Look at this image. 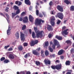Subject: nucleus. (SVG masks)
Instances as JSON below:
<instances>
[{
	"instance_id": "nucleus-1",
	"label": "nucleus",
	"mask_w": 74,
	"mask_h": 74,
	"mask_svg": "<svg viewBox=\"0 0 74 74\" xmlns=\"http://www.w3.org/2000/svg\"><path fill=\"white\" fill-rule=\"evenodd\" d=\"M34 30L35 32H36V36L37 37H42V33H44V31H37V28L35 27H34Z\"/></svg>"
},
{
	"instance_id": "nucleus-2",
	"label": "nucleus",
	"mask_w": 74,
	"mask_h": 74,
	"mask_svg": "<svg viewBox=\"0 0 74 74\" xmlns=\"http://www.w3.org/2000/svg\"><path fill=\"white\" fill-rule=\"evenodd\" d=\"M41 22L42 23H44V21L42 20L41 19L36 18L35 22V24L36 26H40L42 25Z\"/></svg>"
},
{
	"instance_id": "nucleus-3",
	"label": "nucleus",
	"mask_w": 74,
	"mask_h": 74,
	"mask_svg": "<svg viewBox=\"0 0 74 74\" xmlns=\"http://www.w3.org/2000/svg\"><path fill=\"white\" fill-rule=\"evenodd\" d=\"M66 29V27L65 26H64L62 27V30H64L63 32H62V34H64L65 35H67L68 34H69V32H67V31H69V29Z\"/></svg>"
},
{
	"instance_id": "nucleus-4",
	"label": "nucleus",
	"mask_w": 74,
	"mask_h": 74,
	"mask_svg": "<svg viewBox=\"0 0 74 74\" xmlns=\"http://www.w3.org/2000/svg\"><path fill=\"white\" fill-rule=\"evenodd\" d=\"M38 41L37 40H32L30 42V45L31 47H34L35 45L38 44Z\"/></svg>"
},
{
	"instance_id": "nucleus-5",
	"label": "nucleus",
	"mask_w": 74,
	"mask_h": 74,
	"mask_svg": "<svg viewBox=\"0 0 74 74\" xmlns=\"http://www.w3.org/2000/svg\"><path fill=\"white\" fill-rule=\"evenodd\" d=\"M20 9H18L17 10L16 13H12V18H14L16 15H18V14H19L20 13Z\"/></svg>"
},
{
	"instance_id": "nucleus-6",
	"label": "nucleus",
	"mask_w": 74,
	"mask_h": 74,
	"mask_svg": "<svg viewBox=\"0 0 74 74\" xmlns=\"http://www.w3.org/2000/svg\"><path fill=\"white\" fill-rule=\"evenodd\" d=\"M57 10L59 11H60V12H63V7L62 6L58 5L57 6Z\"/></svg>"
},
{
	"instance_id": "nucleus-7",
	"label": "nucleus",
	"mask_w": 74,
	"mask_h": 74,
	"mask_svg": "<svg viewBox=\"0 0 74 74\" xmlns=\"http://www.w3.org/2000/svg\"><path fill=\"white\" fill-rule=\"evenodd\" d=\"M57 15L58 18L61 19H63V13H58L57 14Z\"/></svg>"
},
{
	"instance_id": "nucleus-8",
	"label": "nucleus",
	"mask_w": 74,
	"mask_h": 74,
	"mask_svg": "<svg viewBox=\"0 0 74 74\" xmlns=\"http://www.w3.org/2000/svg\"><path fill=\"white\" fill-rule=\"evenodd\" d=\"M47 29L48 30V31H52L53 30V27H52L50 25H48L47 26Z\"/></svg>"
},
{
	"instance_id": "nucleus-9",
	"label": "nucleus",
	"mask_w": 74,
	"mask_h": 74,
	"mask_svg": "<svg viewBox=\"0 0 74 74\" xmlns=\"http://www.w3.org/2000/svg\"><path fill=\"white\" fill-rule=\"evenodd\" d=\"M44 62L45 64L47 65V64H51V61L48 59H45L44 60Z\"/></svg>"
},
{
	"instance_id": "nucleus-10",
	"label": "nucleus",
	"mask_w": 74,
	"mask_h": 74,
	"mask_svg": "<svg viewBox=\"0 0 74 74\" xmlns=\"http://www.w3.org/2000/svg\"><path fill=\"white\" fill-rule=\"evenodd\" d=\"M33 54L34 55H36V56H38L40 55V53L39 52H38L36 50H33L32 51Z\"/></svg>"
},
{
	"instance_id": "nucleus-11",
	"label": "nucleus",
	"mask_w": 74,
	"mask_h": 74,
	"mask_svg": "<svg viewBox=\"0 0 74 74\" xmlns=\"http://www.w3.org/2000/svg\"><path fill=\"white\" fill-rule=\"evenodd\" d=\"M23 23H27L28 22V18L27 16H26L23 18Z\"/></svg>"
},
{
	"instance_id": "nucleus-12",
	"label": "nucleus",
	"mask_w": 74,
	"mask_h": 74,
	"mask_svg": "<svg viewBox=\"0 0 74 74\" xmlns=\"http://www.w3.org/2000/svg\"><path fill=\"white\" fill-rule=\"evenodd\" d=\"M56 70H60L61 69H62V65L61 64L57 65H56Z\"/></svg>"
},
{
	"instance_id": "nucleus-13",
	"label": "nucleus",
	"mask_w": 74,
	"mask_h": 74,
	"mask_svg": "<svg viewBox=\"0 0 74 74\" xmlns=\"http://www.w3.org/2000/svg\"><path fill=\"white\" fill-rule=\"evenodd\" d=\"M25 3L27 5H30L31 4V2L29 0H25Z\"/></svg>"
},
{
	"instance_id": "nucleus-14",
	"label": "nucleus",
	"mask_w": 74,
	"mask_h": 74,
	"mask_svg": "<svg viewBox=\"0 0 74 74\" xmlns=\"http://www.w3.org/2000/svg\"><path fill=\"white\" fill-rule=\"evenodd\" d=\"M64 53V50L63 49L60 50L58 52V55H62Z\"/></svg>"
},
{
	"instance_id": "nucleus-15",
	"label": "nucleus",
	"mask_w": 74,
	"mask_h": 74,
	"mask_svg": "<svg viewBox=\"0 0 74 74\" xmlns=\"http://www.w3.org/2000/svg\"><path fill=\"white\" fill-rule=\"evenodd\" d=\"M11 30V28L10 27V25H9L8 29L7 31V34L8 35L10 34V31Z\"/></svg>"
},
{
	"instance_id": "nucleus-16",
	"label": "nucleus",
	"mask_w": 74,
	"mask_h": 74,
	"mask_svg": "<svg viewBox=\"0 0 74 74\" xmlns=\"http://www.w3.org/2000/svg\"><path fill=\"white\" fill-rule=\"evenodd\" d=\"M18 50H19L20 51H22L23 50V46H22L21 45H20L18 47Z\"/></svg>"
},
{
	"instance_id": "nucleus-17",
	"label": "nucleus",
	"mask_w": 74,
	"mask_h": 74,
	"mask_svg": "<svg viewBox=\"0 0 74 74\" xmlns=\"http://www.w3.org/2000/svg\"><path fill=\"white\" fill-rule=\"evenodd\" d=\"M29 19L30 22H33V20L34 19L33 17L31 15H29Z\"/></svg>"
},
{
	"instance_id": "nucleus-18",
	"label": "nucleus",
	"mask_w": 74,
	"mask_h": 74,
	"mask_svg": "<svg viewBox=\"0 0 74 74\" xmlns=\"http://www.w3.org/2000/svg\"><path fill=\"white\" fill-rule=\"evenodd\" d=\"M9 57L10 59H14L15 58L14 56V55L12 54H9Z\"/></svg>"
},
{
	"instance_id": "nucleus-19",
	"label": "nucleus",
	"mask_w": 74,
	"mask_h": 74,
	"mask_svg": "<svg viewBox=\"0 0 74 74\" xmlns=\"http://www.w3.org/2000/svg\"><path fill=\"white\" fill-rule=\"evenodd\" d=\"M71 64V62L69 60H67L65 62V64L66 65L70 66Z\"/></svg>"
},
{
	"instance_id": "nucleus-20",
	"label": "nucleus",
	"mask_w": 74,
	"mask_h": 74,
	"mask_svg": "<svg viewBox=\"0 0 74 74\" xmlns=\"http://www.w3.org/2000/svg\"><path fill=\"white\" fill-rule=\"evenodd\" d=\"M30 53H27L24 56V58L27 59V57H29L30 56Z\"/></svg>"
},
{
	"instance_id": "nucleus-21",
	"label": "nucleus",
	"mask_w": 74,
	"mask_h": 74,
	"mask_svg": "<svg viewBox=\"0 0 74 74\" xmlns=\"http://www.w3.org/2000/svg\"><path fill=\"white\" fill-rule=\"evenodd\" d=\"M13 9L14 10H18L19 9V7L18 6H17L16 5H14L13 7Z\"/></svg>"
},
{
	"instance_id": "nucleus-22",
	"label": "nucleus",
	"mask_w": 74,
	"mask_h": 74,
	"mask_svg": "<svg viewBox=\"0 0 74 74\" xmlns=\"http://www.w3.org/2000/svg\"><path fill=\"white\" fill-rule=\"evenodd\" d=\"M54 44L55 45H58V41L57 40L55 39L54 40Z\"/></svg>"
},
{
	"instance_id": "nucleus-23",
	"label": "nucleus",
	"mask_w": 74,
	"mask_h": 74,
	"mask_svg": "<svg viewBox=\"0 0 74 74\" xmlns=\"http://www.w3.org/2000/svg\"><path fill=\"white\" fill-rule=\"evenodd\" d=\"M64 3H66V4H69L71 3V2L69 1L68 0H65L64 1Z\"/></svg>"
},
{
	"instance_id": "nucleus-24",
	"label": "nucleus",
	"mask_w": 74,
	"mask_h": 74,
	"mask_svg": "<svg viewBox=\"0 0 74 74\" xmlns=\"http://www.w3.org/2000/svg\"><path fill=\"white\" fill-rule=\"evenodd\" d=\"M70 10L71 11H74V5H72L70 8Z\"/></svg>"
},
{
	"instance_id": "nucleus-25",
	"label": "nucleus",
	"mask_w": 74,
	"mask_h": 74,
	"mask_svg": "<svg viewBox=\"0 0 74 74\" xmlns=\"http://www.w3.org/2000/svg\"><path fill=\"white\" fill-rule=\"evenodd\" d=\"M51 21H55V18L54 16H51Z\"/></svg>"
},
{
	"instance_id": "nucleus-26",
	"label": "nucleus",
	"mask_w": 74,
	"mask_h": 74,
	"mask_svg": "<svg viewBox=\"0 0 74 74\" xmlns=\"http://www.w3.org/2000/svg\"><path fill=\"white\" fill-rule=\"evenodd\" d=\"M45 54L46 56H47L49 55V52H48V51L47 50H46L45 52Z\"/></svg>"
},
{
	"instance_id": "nucleus-27",
	"label": "nucleus",
	"mask_w": 74,
	"mask_h": 74,
	"mask_svg": "<svg viewBox=\"0 0 74 74\" xmlns=\"http://www.w3.org/2000/svg\"><path fill=\"white\" fill-rule=\"evenodd\" d=\"M35 64L36 66H39L40 65V62L38 61H36L35 62Z\"/></svg>"
},
{
	"instance_id": "nucleus-28",
	"label": "nucleus",
	"mask_w": 74,
	"mask_h": 74,
	"mask_svg": "<svg viewBox=\"0 0 74 74\" xmlns=\"http://www.w3.org/2000/svg\"><path fill=\"white\" fill-rule=\"evenodd\" d=\"M20 37H25V34H23L22 32H20Z\"/></svg>"
},
{
	"instance_id": "nucleus-29",
	"label": "nucleus",
	"mask_w": 74,
	"mask_h": 74,
	"mask_svg": "<svg viewBox=\"0 0 74 74\" xmlns=\"http://www.w3.org/2000/svg\"><path fill=\"white\" fill-rule=\"evenodd\" d=\"M49 51H50V52H53V49L51 48V47H49Z\"/></svg>"
},
{
	"instance_id": "nucleus-30",
	"label": "nucleus",
	"mask_w": 74,
	"mask_h": 74,
	"mask_svg": "<svg viewBox=\"0 0 74 74\" xmlns=\"http://www.w3.org/2000/svg\"><path fill=\"white\" fill-rule=\"evenodd\" d=\"M55 21H51V25L52 26H53L55 25Z\"/></svg>"
},
{
	"instance_id": "nucleus-31",
	"label": "nucleus",
	"mask_w": 74,
	"mask_h": 74,
	"mask_svg": "<svg viewBox=\"0 0 74 74\" xmlns=\"http://www.w3.org/2000/svg\"><path fill=\"white\" fill-rule=\"evenodd\" d=\"M56 65H52L51 66V67L52 69H53V70H55V69H56Z\"/></svg>"
},
{
	"instance_id": "nucleus-32",
	"label": "nucleus",
	"mask_w": 74,
	"mask_h": 74,
	"mask_svg": "<svg viewBox=\"0 0 74 74\" xmlns=\"http://www.w3.org/2000/svg\"><path fill=\"white\" fill-rule=\"evenodd\" d=\"M26 26L25 25H24L22 28V30H24L26 29Z\"/></svg>"
},
{
	"instance_id": "nucleus-33",
	"label": "nucleus",
	"mask_w": 74,
	"mask_h": 74,
	"mask_svg": "<svg viewBox=\"0 0 74 74\" xmlns=\"http://www.w3.org/2000/svg\"><path fill=\"white\" fill-rule=\"evenodd\" d=\"M66 42L67 43V44H71V42L70 40H66Z\"/></svg>"
},
{
	"instance_id": "nucleus-34",
	"label": "nucleus",
	"mask_w": 74,
	"mask_h": 74,
	"mask_svg": "<svg viewBox=\"0 0 74 74\" xmlns=\"http://www.w3.org/2000/svg\"><path fill=\"white\" fill-rule=\"evenodd\" d=\"M8 10H9V8L8 7H6V8L5 9V11L6 12H8V11H9Z\"/></svg>"
},
{
	"instance_id": "nucleus-35",
	"label": "nucleus",
	"mask_w": 74,
	"mask_h": 74,
	"mask_svg": "<svg viewBox=\"0 0 74 74\" xmlns=\"http://www.w3.org/2000/svg\"><path fill=\"white\" fill-rule=\"evenodd\" d=\"M28 45V43L26 42H24L23 43V45L24 47H27Z\"/></svg>"
},
{
	"instance_id": "nucleus-36",
	"label": "nucleus",
	"mask_w": 74,
	"mask_h": 74,
	"mask_svg": "<svg viewBox=\"0 0 74 74\" xmlns=\"http://www.w3.org/2000/svg\"><path fill=\"white\" fill-rule=\"evenodd\" d=\"M32 37H34L36 36V35L35 34V33L34 32H33L32 33Z\"/></svg>"
},
{
	"instance_id": "nucleus-37",
	"label": "nucleus",
	"mask_w": 74,
	"mask_h": 74,
	"mask_svg": "<svg viewBox=\"0 0 74 74\" xmlns=\"http://www.w3.org/2000/svg\"><path fill=\"white\" fill-rule=\"evenodd\" d=\"M26 14L25 12H23L21 14V16H24V15H26Z\"/></svg>"
},
{
	"instance_id": "nucleus-38",
	"label": "nucleus",
	"mask_w": 74,
	"mask_h": 74,
	"mask_svg": "<svg viewBox=\"0 0 74 74\" xmlns=\"http://www.w3.org/2000/svg\"><path fill=\"white\" fill-rule=\"evenodd\" d=\"M8 62H9V60H5L4 61V63H7Z\"/></svg>"
},
{
	"instance_id": "nucleus-39",
	"label": "nucleus",
	"mask_w": 74,
	"mask_h": 74,
	"mask_svg": "<svg viewBox=\"0 0 74 74\" xmlns=\"http://www.w3.org/2000/svg\"><path fill=\"white\" fill-rule=\"evenodd\" d=\"M5 58L4 57H2L0 59L1 61H3V60H5Z\"/></svg>"
},
{
	"instance_id": "nucleus-40",
	"label": "nucleus",
	"mask_w": 74,
	"mask_h": 74,
	"mask_svg": "<svg viewBox=\"0 0 74 74\" xmlns=\"http://www.w3.org/2000/svg\"><path fill=\"white\" fill-rule=\"evenodd\" d=\"M36 15H38V14H39V10H36Z\"/></svg>"
},
{
	"instance_id": "nucleus-41",
	"label": "nucleus",
	"mask_w": 74,
	"mask_h": 74,
	"mask_svg": "<svg viewBox=\"0 0 74 74\" xmlns=\"http://www.w3.org/2000/svg\"><path fill=\"white\" fill-rule=\"evenodd\" d=\"M16 37H19V32H17L16 34Z\"/></svg>"
},
{
	"instance_id": "nucleus-42",
	"label": "nucleus",
	"mask_w": 74,
	"mask_h": 74,
	"mask_svg": "<svg viewBox=\"0 0 74 74\" xmlns=\"http://www.w3.org/2000/svg\"><path fill=\"white\" fill-rule=\"evenodd\" d=\"M26 72V71H23L21 72H20V74H25V73Z\"/></svg>"
},
{
	"instance_id": "nucleus-43",
	"label": "nucleus",
	"mask_w": 74,
	"mask_h": 74,
	"mask_svg": "<svg viewBox=\"0 0 74 74\" xmlns=\"http://www.w3.org/2000/svg\"><path fill=\"white\" fill-rule=\"evenodd\" d=\"M19 21H21H21H23V18L22 17H20L19 18Z\"/></svg>"
},
{
	"instance_id": "nucleus-44",
	"label": "nucleus",
	"mask_w": 74,
	"mask_h": 74,
	"mask_svg": "<svg viewBox=\"0 0 74 74\" xmlns=\"http://www.w3.org/2000/svg\"><path fill=\"white\" fill-rule=\"evenodd\" d=\"M61 22V21H60V20H58L57 22V25H59L60 24V23Z\"/></svg>"
},
{
	"instance_id": "nucleus-45",
	"label": "nucleus",
	"mask_w": 74,
	"mask_h": 74,
	"mask_svg": "<svg viewBox=\"0 0 74 74\" xmlns=\"http://www.w3.org/2000/svg\"><path fill=\"white\" fill-rule=\"evenodd\" d=\"M51 14L52 15H55V12H54V10L51 11Z\"/></svg>"
},
{
	"instance_id": "nucleus-46",
	"label": "nucleus",
	"mask_w": 74,
	"mask_h": 74,
	"mask_svg": "<svg viewBox=\"0 0 74 74\" xmlns=\"http://www.w3.org/2000/svg\"><path fill=\"white\" fill-rule=\"evenodd\" d=\"M45 47H47L48 46V42H45Z\"/></svg>"
},
{
	"instance_id": "nucleus-47",
	"label": "nucleus",
	"mask_w": 74,
	"mask_h": 74,
	"mask_svg": "<svg viewBox=\"0 0 74 74\" xmlns=\"http://www.w3.org/2000/svg\"><path fill=\"white\" fill-rule=\"evenodd\" d=\"M13 50V49L12 47H10L8 49V51H12Z\"/></svg>"
},
{
	"instance_id": "nucleus-48",
	"label": "nucleus",
	"mask_w": 74,
	"mask_h": 74,
	"mask_svg": "<svg viewBox=\"0 0 74 74\" xmlns=\"http://www.w3.org/2000/svg\"><path fill=\"white\" fill-rule=\"evenodd\" d=\"M56 38H57L58 40H62L63 38L62 37H56Z\"/></svg>"
},
{
	"instance_id": "nucleus-49",
	"label": "nucleus",
	"mask_w": 74,
	"mask_h": 74,
	"mask_svg": "<svg viewBox=\"0 0 74 74\" xmlns=\"http://www.w3.org/2000/svg\"><path fill=\"white\" fill-rule=\"evenodd\" d=\"M22 3L20 1H19L18 2V6H20V5H22Z\"/></svg>"
},
{
	"instance_id": "nucleus-50",
	"label": "nucleus",
	"mask_w": 74,
	"mask_h": 74,
	"mask_svg": "<svg viewBox=\"0 0 74 74\" xmlns=\"http://www.w3.org/2000/svg\"><path fill=\"white\" fill-rule=\"evenodd\" d=\"M10 47V45H8L7 46H5L4 47V48L5 49H7V48H8V47Z\"/></svg>"
},
{
	"instance_id": "nucleus-51",
	"label": "nucleus",
	"mask_w": 74,
	"mask_h": 74,
	"mask_svg": "<svg viewBox=\"0 0 74 74\" xmlns=\"http://www.w3.org/2000/svg\"><path fill=\"white\" fill-rule=\"evenodd\" d=\"M52 36H53V35L51 34H49L48 35L49 37H52Z\"/></svg>"
},
{
	"instance_id": "nucleus-52",
	"label": "nucleus",
	"mask_w": 74,
	"mask_h": 74,
	"mask_svg": "<svg viewBox=\"0 0 74 74\" xmlns=\"http://www.w3.org/2000/svg\"><path fill=\"white\" fill-rule=\"evenodd\" d=\"M50 56H51V57L53 58H55V54L51 55H50Z\"/></svg>"
},
{
	"instance_id": "nucleus-53",
	"label": "nucleus",
	"mask_w": 74,
	"mask_h": 74,
	"mask_svg": "<svg viewBox=\"0 0 74 74\" xmlns=\"http://www.w3.org/2000/svg\"><path fill=\"white\" fill-rule=\"evenodd\" d=\"M39 16L40 18H42L43 17V15L42 14H39Z\"/></svg>"
},
{
	"instance_id": "nucleus-54",
	"label": "nucleus",
	"mask_w": 74,
	"mask_h": 74,
	"mask_svg": "<svg viewBox=\"0 0 74 74\" xmlns=\"http://www.w3.org/2000/svg\"><path fill=\"white\" fill-rule=\"evenodd\" d=\"M26 74H31V72L30 71H27L26 72Z\"/></svg>"
},
{
	"instance_id": "nucleus-55",
	"label": "nucleus",
	"mask_w": 74,
	"mask_h": 74,
	"mask_svg": "<svg viewBox=\"0 0 74 74\" xmlns=\"http://www.w3.org/2000/svg\"><path fill=\"white\" fill-rule=\"evenodd\" d=\"M52 4H53V3L52 1H51L49 3V5L50 6H51Z\"/></svg>"
},
{
	"instance_id": "nucleus-56",
	"label": "nucleus",
	"mask_w": 74,
	"mask_h": 74,
	"mask_svg": "<svg viewBox=\"0 0 74 74\" xmlns=\"http://www.w3.org/2000/svg\"><path fill=\"white\" fill-rule=\"evenodd\" d=\"M19 1H16L15 2V4H18L19 3Z\"/></svg>"
},
{
	"instance_id": "nucleus-57",
	"label": "nucleus",
	"mask_w": 74,
	"mask_h": 74,
	"mask_svg": "<svg viewBox=\"0 0 74 74\" xmlns=\"http://www.w3.org/2000/svg\"><path fill=\"white\" fill-rule=\"evenodd\" d=\"M29 34H32V29H29Z\"/></svg>"
},
{
	"instance_id": "nucleus-58",
	"label": "nucleus",
	"mask_w": 74,
	"mask_h": 74,
	"mask_svg": "<svg viewBox=\"0 0 74 74\" xmlns=\"http://www.w3.org/2000/svg\"><path fill=\"white\" fill-rule=\"evenodd\" d=\"M56 45H53L52 46V47L53 48V49H55V46Z\"/></svg>"
},
{
	"instance_id": "nucleus-59",
	"label": "nucleus",
	"mask_w": 74,
	"mask_h": 74,
	"mask_svg": "<svg viewBox=\"0 0 74 74\" xmlns=\"http://www.w3.org/2000/svg\"><path fill=\"white\" fill-rule=\"evenodd\" d=\"M0 14L2 16H3L4 17H5V15L3 13H0Z\"/></svg>"
},
{
	"instance_id": "nucleus-60",
	"label": "nucleus",
	"mask_w": 74,
	"mask_h": 74,
	"mask_svg": "<svg viewBox=\"0 0 74 74\" xmlns=\"http://www.w3.org/2000/svg\"><path fill=\"white\" fill-rule=\"evenodd\" d=\"M41 49L40 47H39L38 48H37L36 49V51H39Z\"/></svg>"
},
{
	"instance_id": "nucleus-61",
	"label": "nucleus",
	"mask_w": 74,
	"mask_h": 74,
	"mask_svg": "<svg viewBox=\"0 0 74 74\" xmlns=\"http://www.w3.org/2000/svg\"><path fill=\"white\" fill-rule=\"evenodd\" d=\"M21 38L22 41H23V40H25V37H21Z\"/></svg>"
},
{
	"instance_id": "nucleus-62",
	"label": "nucleus",
	"mask_w": 74,
	"mask_h": 74,
	"mask_svg": "<svg viewBox=\"0 0 74 74\" xmlns=\"http://www.w3.org/2000/svg\"><path fill=\"white\" fill-rule=\"evenodd\" d=\"M60 58L61 59H64V56H61Z\"/></svg>"
},
{
	"instance_id": "nucleus-63",
	"label": "nucleus",
	"mask_w": 74,
	"mask_h": 74,
	"mask_svg": "<svg viewBox=\"0 0 74 74\" xmlns=\"http://www.w3.org/2000/svg\"><path fill=\"white\" fill-rule=\"evenodd\" d=\"M61 47V46H60V45H58V46H57V48H60Z\"/></svg>"
},
{
	"instance_id": "nucleus-64",
	"label": "nucleus",
	"mask_w": 74,
	"mask_h": 74,
	"mask_svg": "<svg viewBox=\"0 0 74 74\" xmlns=\"http://www.w3.org/2000/svg\"><path fill=\"white\" fill-rule=\"evenodd\" d=\"M71 74V72H67L66 73V74Z\"/></svg>"
}]
</instances>
